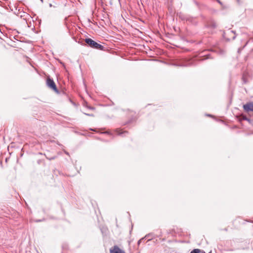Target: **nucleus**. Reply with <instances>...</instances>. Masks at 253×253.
<instances>
[{"instance_id":"5","label":"nucleus","mask_w":253,"mask_h":253,"mask_svg":"<svg viewBox=\"0 0 253 253\" xmlns=\"http://www.w3.org/2000/svg\"><path fill=\"white\" fill-rule=\"evenodd\" d=\"M191 253H201V251L199 249H195L193 250Z\"/></svg>"},{"instance_id":"3","label":"nucleus","mask_w":253,"mask_h":253,"mask_svg":"<svg viewBox=\"0 0 253 253\" xmlns=\"http://www.w3.org/2000/svg\"><path fill=\"white\" fill-rule=\"evenodd\" d=\"M243 108L246 112L253 111V102H249L244 105Z\"/></svg>"},{"instance_id":"6","label":"nucleus","mask_w":253,"mask_h":253,"mask_svg":"<svg viewBox=\"0 0 253 253\" xmlns=\"http://www.w3.org/2000/svg\"><path fill=\"white\" fill-rule=\"evenodd\" d=\"M243 119H244V120H247V121H250V120H249V119H248L247 118H246V117H243Z\"/></svg>"},{"instance_id":"7","label":"nucleus","mask_w":253,"mask_h":253,"mask_svg":"<svg viewBox=\"0 0 253 253\" xmlns=\"http://www.w3.org/2000/svg\"><path fill=\"white\" fill-rule=\"evenodd\" d=\"M85 115H86L87 116H93V115L92 114H86V113H85Z\"/></svg>"},{"instance_id":"9","label":"nucleus","mask_w":253,"mask_h":253,"mask_svg":"<svg viewBox=\"0 0 253 253\" xmlns=\"http://www.w3.org/2000/svg\"><path fill=\"white\" fill-rule=\"evenodd\" d=\"M201 253H202V252H201Z\"/></svg>"},{"instance_id":"2","label":"nucleus","mask_w":253,"mask_h":253,"mask_svg":"<svg viewBox=\"0 0 253 253\" xmlns=\"http://www.w3.org/2000/svg\"><path fill=\"white\" fill-rule=\"evenodd\" d=\"M46 84L49 87L51 88V89H53L56 91H57L56 85L52 80L49 78L47 79Z\"/></svg>"},{"instance_id":"8","label":"nucleus","mask_w":253,"mask_h":253,"mask_svg":"<svg viewBox=\"0 0 253 253\" xmlns=\"http://www.w3.org/2000/svg\"><path fill=\"white\" fill-rule=\"evenodd\" d=\"M141 241V240H139L138 244H139V243Z\"/></svg>"},{"instance_id":"1","label":"nucleus","mask_w":253,"mask_h":253,"mask_svg":"<svg viewBox=\"0 0 253 253\" xmlns=\"http://www.w3.org/2000/svg\"><path fill=\"white\" fill-rule=\"evenodd\" d=\"M85 42L87 44L92 48L98 49H102L103 48V46L102 45L97 43L91 39H86L85 40Z\"/></svg>"},{"instance_id":"4","label":"nucleus","mask_w":253,"mask_h":253,"mask_svg":"<svg viewBox=\"0 0 253 253\" xmlns=\"http://www.w3.org/2000/svg\"><path fill=\"white\" fill-rule=\"evenodd\" d=\"M110 253H125V252L121 250L118 247L114 246L110 249Z\"/></svg>"}]
</instances>
